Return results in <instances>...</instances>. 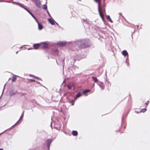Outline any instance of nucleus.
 <instances>
[{"label": "nucleus", "instance_id": "obj_1", "mask_svg": "<svg viewBox=\"0 0 150 150\" xmlns=\"http://www.w3.org/2000/svg\"><path fill=\"white\" fill-rule=\"evenodd\" d=\"M13 4H16L19 5L20 7L23 8H24L25 10H26L32 16V17L35 19V20L36 22L38 23V29L39 30H41L43 28V26L42 25L40 24L39 23L37 19H36L35 16H34V15L33 14L28 10L27 8H26L24 6V5L23 4H21V3L16 2H12Z\"/></svg>", "mask_w": 150, "mask_h": 150}, {"label": "nucleus", "instance_id": "obj_2", "mask_svg": "<svg viewBox=\"0 0 150 150\" xmlns=\"http://www.w3.org/2000/svg\"><path fill=\"white\" fill-rule=\"evenodd\" d=\"M52 139H47L46 140V144L48 148V150H50V145L51 143H52Z\"/></svg>", "mask_w": 150, "mask_h": 150}, {"label": "nucleus", "instance_id": "obj_3", "mask_svg": "<svg viewBox=\"0 0 150 150\" xmlns=\"http://www.w3.org/2000/svg\"><path fill=\"white\" fill-rule=\"evenodd\" d=\"M96 2L98 3V10L99 13V14L100 16L101 17H103V15L100 12V0H94Z\"/></svg>", "mask_w": 150, "mask_h": 150}, {"label": "nucleus", "instance_id": "obj_4", "mask_svg": "<svg viewBox=\"0 0 150 150\" xmlns=\"http://www.w3.org/2000/svg\"><path fill=\"white\" fill-rule=\"evenodd\" d=\"M67 44V42L66 41H60L57 43V45L61 47H64Z\"/></svg>", "mask_w": 150, "mask_h": 150}, {"label": "nucleus", "instance_id": "obj_5", "mask_svg": "<svg viewBox=\"0 0 150 150\" xmlns=\"http://www.w3.org/2000/svg\"><path fill=\"white\" fill-rule=\"evenodd\" d=\"M100 12L103 15V17H101L100 16L102 20H103V17H104V15L103 14V13H105V10L104 8V6H103V7H100Z\"/></svg>", "mask_w": 150, "mask_h": 150}, {"label": "nucleus", "instance_id": "obj_6", "mask_svg": "<svg viewBox=\"0 0 150 150\" xmlns=\"http://www.w3.org/2000/svg\"><path fill=\"white\" fill-rule=\"evenodd\" d=\"M35 4L39 8L41 7V3L40 1L38 0H35Z\"/></svg>", "mask_w": 150, "mask_h": 150}, {"label": "nucleus", "instance_id": "obj_7", "mask_svg": "<svg viewBox=\"0 0 150 150\" xmlns=\"http://www.w3.org/2000/svg\"><path fill=\"white\" fill-rule=\"evenodd\" d=\"M67 87L69 89H71L73 88H74L73 83H69L67 86Z\"/></svg>", "mask_w": 150, "mask_h": 150}, {"label": "nucleus", "instance_id": "obj_8", "mask_svg": "<svg viewBox=\"0 0 150 150\" xmlns=\"http://www.w3.org/2000/svg\"><path fill=\"white\" fill-rule=\"evenodd\" d=\"M40 45L42 47H46L47 46V44L45 42H42L40 43Z\"/></svg>", "mask_w": 150, "mask_h": 150}, {"label": "nucleus", "instance_id": "obj_9", "mask_svg": "<svg viewBox=\"0 0 150 150\" xmlns=\"http://www.w3.org/2000/svg\"><path fill=\"white\" fill-rule=\"evenodd\" d=\"M33 47L35 49H37L40 46V44H35L33 45Z\"/></svg>", "mask_w": 150, "mask_h": 150}, {"label": "nucleus", "instance_id": "obj_10", "mask_svg": "<svg viewBox=\"0 0 150 150\" xmlns=\"http://www.w3.org/2000/svg\"><path fill=\"white\" fill-rule=\"evenodd\" d=\"M81 96V93L80 92L78 93L77 94L76 96L74 97V99L75 100H76L77 99Z\"/></svg>", "mask_w": 150, "mask_h": 150}, {"label": "nucleus", "instance_id": "obj_11", "mask_svg": "<svg viewBox=\"0 0 150 150\" xmlns=\"http://www.w3.org/2000/svg\"><path fill=\"white\" fill-rule=\"evenodd\" d=\"M49 22L52 25H54L55 21L54 20H52L50 18L48 19Z\"/></svg>", "mask_w": 150, "mask_h": 150}, {"label": "nucleus", "instance_id": "obj_12", "mask_svg": "<svg viewBox=\"0 0 150 150\" xmlns=\"http://www.w3.org/2000/svg\"><path fill=\"white\" fill-rule=\"evenodd\" d=\"M122 54L124 56H127L128 54L126 50H123L122 52Z\"/></svg>", "mask_w": 150, "mask_h": 150}, {"label": "nucleus", "instance_id": "obj_13", "mask_svg": "<svg viewBox=\"0 0 150 150\" xmlns=\"http://www.w3.org/2000/svg\"><path fill=\"white\" fill-rule=\"evenodd\" d=\"M106 18L107 20H108L109 22L111 23H113V21L111 19L110 16L109 15H107L106 16Z\"/></svg>", "mask_w": 150, "mask_h": 150}, {"label": "nucleus", "instance_id": "obj_14", "mask_svg": "<svg viewBox=\"0 0 150 150\" xmlns=\"http://www.w3.org/2000/svg\"><path fill=\"white\" fill-rule=\"evenodd\" d=\"M72 134L74 136H76L78 134V132L76 131H73Z\"/></svg>", "mask_w": 150, "mask_h": 150}, {"label": "nucleus", "instance_id": "obj_15", "mask_svg": "<svg viewBox=\"0 0 150 150\" xmlns=\"http://www.w3.org/2000/svg\"><path fill=\"white\" fill-rule=\"evenodd\" d=\"M81 59V58L79 57L78 56H76L74 58V62L77 60H79Z\"/></svg>", "mask_w": 150, "mask_h": 150}, {"label": "nucleus", "instance_id": "obj_16", "mask_svg": "<svg viewBox=\"0 0 150 150\" xmlns=\"http://www.w3.org/2000/svg\"><path fill=\"white\" fill-rule=\"evenodd\" d=\"M16 76H18L13 75L12 77V82H13L15 81L16 80Z\"/></svg>", "mask_w": 150, "mask_h": 150}, {"label": "nucleus", "instance_id": "obj_17", "mask_svg": "<svg viewBox=\"0 0 150 150\" xmlns=\"http://www.w3.org/2000/svg\"><path fill=\"white\" fill-rule=\"evenodd\" d=\"M92 78L93 79V80L95 82H98V81L97 79V78L95 77H92Z\"/></svg>", "mask_w": 150, "mask_h": 150}, {"label": "nucleus", "instance_id": "obj_18", "mask_svg": "<svg viewBox=\"0 0 150 150\" xmlns=\"http://www.w3.org/2000/svg\"><path fill=\"white\" fill-rule=\"evenodd\" d=\"M76 100H75V99H74V100H71L70 102V103H71L72 105H74Z\"/></svg>", "mask_w": 150, "mask_h": 150}, {"label": "nucleus", "instance_id": "obj_19", "mask_svg": "<svg viewBox=\"0 0 150 150\" xmlns=\"http://www.w3.org/2000/svg\"><path fill=\"white\" fill-rule=\"evenodd\" d=\"M90 91L89 90H86L83 91V93L84 94H86L87 93L90 92Z\"/></svg>", "mask_w": 150, "mask_h": 150}, {"label": "nucleus", "instance_id": "obj_20", "mask_svg": "<svg viewBox=\"0 0 150 150\" xmlns=\"http://www.w3.org/2000/svg\"><path fill=\"white\" fill-rule=\"evenodd\" d=\"M101 89H103L104 88V85L102 83V84L100 85H99Z\"/></svg>", "mask_w": 150, "mask_h": 150}, {"label": "nucleus", "instance_id": "obj_21", "mask_svg": "<svg viewBox=\"0 0 150 150\" xmlns=\"http://www.w3.org/2000/svg\"><path fill=\"white\" fill-rule=\"evenodd\" d=\"M146 110V108H144V109H142L140 111V112H145Z\"/></svg>", "mask_w": 150, "mask_h": 150}, {"label": "nucleus", "instance_id": "obj_22", "mask_svg": "<svg viewBox=\"0 0 150 150\" xmlns=\"http://www.w3.org/2000/svg\"><path fill=\"white\" fill-rule=\"evenodd\" d=\"M24 111L23 112L22 114V115H21L20 119H19V120L15 124V125H16V124H18V122L21 119V118L22 117H23V114H24Z\"/></svg>", "mask_w": 150, "mask_h": 150}, {"label": "nucleus", "instance_id": "obj_23", "mask_svg": "<svg viewBox=\"0 0 150 150\" xmlns=\"http://www.w3.org/2000/svg\"><path fill=\"white\" fill-rule=\"evenodd\" d=\"M43 9L44 10H47V6L46 5H44L43 6Z\"/></svg>", "mask_w": 150, "mask_h": 150}, {"label": "nucleus", "instance_id": "obj_24", "mask_svg": "<svg viewBox=\"0 0 150 150\" xmlns=\"http://www.w3.org/2000/svg\"><path fill=\"white\" fill-rule=\"evenodd\" d=\"M30 76H33V77L34 78H35L37 79H41L38 77H36L33 75H30Z\"/></svg>", "mask_w": 150, "mask_h": 150}, {"label": "nucleus", "instance_id": "obj_25", "mask_svg": "<svg viewBox=\"0 0 150 150\" xmlns=\"http://www.w3.org/2000/svg\"><path fill=\"white\" fill-rule=\"evenodd\" d=\"M128 59V57H127V59H126V63L127 64V65L128 66L129 65V63L128 62H127V59Z\"/></svg>", "mask_w": 150, "mask_h": 150}, {"label": "nucleus", "instance_id": "obj_26", "mask_svg": "<svg viewBox=\"0 0 150 150\" xmlns=\"http://www.w3.org/2000/svg\"><path fill=\"white\" fill-rule=\"evenodd\" d=\"M77 42L78 43V45L79 46V44H80L81 43L82 41H78Z\"/></svg>", "mask_w": 150, "mask_h": 150}, {"label": "nucleus", "instance_id": "obj_27", "mask_svg": "<svg viewBox=\"0 0 150 150\" xmlns=\"http://www.w3.org/2000/svg\"><path fill=\"white\" fill-rule=\"evenodd\" d=\"M149 101H147V102L145 103V104H146V106H147V105L149 104Z\"/></svg>", "mask_w": 150, "mask_h": 150}, {"label": "nucleus", "instance_id": "obj_28", "mask_svg": "<svg viewBox=\"0 0 150 150\" xmlns=\"http://www.w3.org/2000/svg\"><path fill=\"white\" fill-rule=\"evenodd\" d=\"M47 12L48 14L50 16H50V13H49V11H48L47 10Z\"/></svg>", "mask_w": 150, "mask_h": 150}, {"label": "nucleus", "instance_id": "obj_29", "mask_svg": "<svg viewBox=\"0 0 150 150\" xmlns=\"http://www.w3.org/2000/svg\"><path fill=\"white\" fill-rule=\"evenodd\" d=\"M30 80L32 82L35 81L33 79H30Z\"/></svg>", "mask_w": 150, "mask_h": 150}, {"label": "nucleus", "instance_id": "obj_30", "mask_svg": "<svg viewBox=\"0 0 150 150\" xmlns=\"http://www.w3.org/2000/svg\"><path fill=\"white\" fill-rule=\"evenodd\" d=\"M0 150H3V149H0Z\"/></svg>", "mask_w": 150, "mask_h": 150}, {"label": "nucleus", "instance_id": "obj_31", "mask_svg": "<svg viewBox=\"0 0 150 150\" xmlns=\"http://www.w3.org/2000/svg\"><path fill=\"white\" fill-rule=\"evenodd\" d=\"M57 25H58V23H57L56 22Z\"/></svg>", "mask_w": 150, "mask_h": 150}, {"label": "nucleus", "instance_id": "obj_32", "mask_svg": "<svg viewBox=\"0 0 150 150\" xmlns=\"http://www.w3.org/2000/svg\"><path fill=\"white\" fill-rule=\"evenodd\" d=\"M22 47H20V49H21V48H22Z\"/></svg>", "mask_w": 150, "mask_h": 150}, {"label": "nucleus", "instance_id": "obj_33", "mask_svg": "<svg viewBox=\"0 0 150 150\" xmlns=\"http://www.w3.org/2000/svg\"><path fill=\"white\" fill-rule=\"evenodd\" d=\"M29 49H29H28V50H30V49Z\"/></svg>", "mask_w": 150, "mask_h": 150}, {"label": "nucleus", "instance_id": "obj_34", "mask_svg": "<svg viewBox=\"0 0 150 150\" xmlns=\"http://www.w3.org/2000/svg\"><path fill=\"white\" fill-rule=\"evenodd\" d=\"M18 53V52H16V54H17V53Z\"/></svg>", "mask_w": 150, "mask_h": 150}, {"label": "nucleus", "instance_id": "obj_35", "mask_svg": "<svg viewBox=\"0 0 150 150\" xmlns=\"http://www.w3.org/2000/svg\"><path fill=\"white\" fill-rule=\"evenodd\" d=\"M37 82L38 83H38V82Z\"/></svg>", "mask_w": 150, "mask_h": 150}, {"label": "nucleus", "instance_id": "obj_36", "mask_svg": "<svg viewBox=\"0 0 150 150\" xmlns=\"http://www.w3.org/2000/svg\"><path fill=\"white\" fill-rule=\"evenodd\" d=\"M94 86V84H93V86Z\"/></svg>", "mask_w": 150, "mask_h": 150}, {"label": "nucleus", "instance_id": "obj_37", "mask_svg": "<svg viewBox=\"0 0 150 150\" xmlns=\"http://www.w3.org/2000/svg\"><path fill=\"white\" fill-rule=\"evenodd\" d=\"M119 14H121V13H119Z\"/></svg>", "mask_w": 150, "mask_h": 150}, {"label": "nucleus", "instance_id": "obj_38", "mask_svg": "<svg viewBox=\"0 0 150 150\" xmlns=\"http://www.w3.org/2000/svg\"><path fill=\"white\" fill-rule=\"evenodd\" d=\"M2 133H0V134H1Z\"/></svg>", "mask_w": 150, "mask_h": 150}, {"label": "nucleus", "instance_id": "obj_39", "mask_svg": "<svg viewBox=\"0 0 150 150\" xmlns=\"http://www.w3.org/2000/svg\"><path fill=\"white\" fill-rule=\"evenodd\" d=\"M79 0V1H81V0Z\"/></svg>", "mask_w": 150, "mask_h": 150}, {"label": "nucleus", "instance_id": "obj_40", "mask_svg": "<svg viewBox=\"0 0 150 150\" xmlns=\"http://www.w3.org/2000/svg\"><path fill=\"white\" fill-rule=\"evenodd\" d=\"M1 1V0L0 1Z\"/></svg>", "mask_w": 150, "mask_h": 150}]
</instances>
